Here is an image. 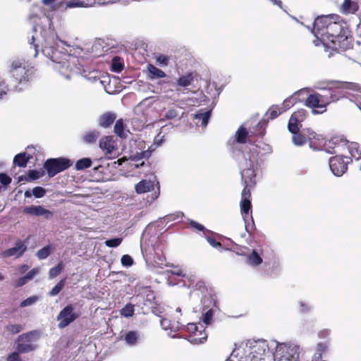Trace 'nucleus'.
<instances>
[{"instance_id": "nucleus-58", "label": "nucleus", "mask_w": 361, "mask_h": 361, "mask_svg": "<svg viewBox=\"0 0 361 361\" xmlns=\"http://www.w3.org/2000/svg\"><path fill=\"white\" fill-rule=\"evenodd\" d=\"M28 281V279H27V277L25 276H23L20 279H18L16 282V286L17 287H20V286H22L23 285H25Z\"/></svg>"}, {"instance_id": "nucleus-39", "label": "nucleus", "mask_w": 361, "mask_h": 361, "mask_svg": "<svg viewBox=\"0 0 361 361\" xmlns=\"http://www.w3.org/2000/svg\"><path fill=\"white\" fill-rule=\"evenodd\" d=\"M66 284V279H61L49 292L50 296H55L58 295L63 289Z\"/></svg>"}, {"instance_id": "nucleus-43", "label": "nucleus", "mask_w": 361, "mask_h": 361, "mask_svg": "<svg viewBox=\"0 0 361 361\" xmlns=\"http://www.w3.org/2000/svg\"><path fill=\"white\" fill-rule=\"evenodd\" d=\"M111 70L116 73H119L123 70V64L119 58L114 57L112 59Z\"/></svg>"}, {"instance_id": "nucleus-33", "label": "nucleus", "mask_w": 361, "mask_h": 361, "mask_svg": "<svg viewBox=\"0 0 361 361\" xmlns=\"http://www.w3.org/2000/svg\"><path fill=\"white\" fill-rule=\"evenodd\" d=\"M161 326L163 329L168 330L171 329L173 331H176L179 329V322H177L176 324H171V321L167 319H161L160 321Z\"/></svg>"}, {"instance_id": "nucleus-1", "label": "nucleus", "mask_w": 361, "mask_h": 361, "mask_svg": "<svg viewBox=\"0 0 361 361\" xmlns=\"http://www.w3.org/2000/svg\"><path fill=\"white\" fill-rule=\"evenodd\" d=\"M33 32L35 34L32 36L30 44L35 51L34 56L37 55L39 44H40L42 54L51 59L53 68L65 78L68 80L73 75L79 73L80 69L77 66L78 59L73 56L56 51L54 49L56 42L53 35L45 36L39 26L34 27Z\"/></svg>"}, {"instance_id": "nucleus-23", "label": "nucleus", "mask_w": 361, "mask_h": 361, "mask_svg": "<svg viewBox=\"0 0 361 361\" xmlns=\"http://www.w3.org/2000/svg\"><path fill=\"white\" fill-rule=\"evenodd\" d=\"M147 71L149 72V78L150 79L163 78L166 77V73L161 69L157 68L152 64H148Z\"/></svg>"}, {"instance_id": "nucleus-9", "label": "nucleus", "mask_w": 361, "mask_h": 361, "mask_svg": "<svg viewBox=\"0 0 361 361\" xmlns=\"http://www.w3.org/2000/svg\"><path fill=\"white\" fill-rule=\"evenodd\" d=\"M38 337L36 331H31L20 335L16 341V350L20 353H29L36 348V345L32 342L35 341Z\"/></svg>"}, {"instance_id": "nucleus-28", "label": "nucleus", "mask_w": 361, "mask_h": 361, "mask_svg": "<svg viewBox=\"0 0 361 361\" xmlns=\"http://www.w3.org/2000/svg\"><path fill=\"white\" fill-rule=\"evenodd\" d=\"M114 133L121 138L127 137L128 130H126L122 119L118 120L114 126Z\"/></svg>"}, {"instance_id": "nucleus-57", "label": "nucleus", "mask_w": 361, "mask_h": 361, "mask_svg": "<svg viewBox=\"0 0 361 361\" xmlns=\"http://www.w3.org/2000/svg\"><path fill=\"white\" fill-rule=\"evenodd\" d=\"M0 181L3 185H7L11 182V178L4 173H1Z\"/></svg>"}, {"instance_id": "nucleus-46", "label": "nucleus", "mask_w": 361, "mask_h": 361, "mask_svg": "<svg viewBox=\"0 0 361 361\" xmlns=\"http://www.w3.org/2000/svg\"><path fill=\"white\" fill-rule=\"evenodd\" d=\"M123 241L122 238H115L112 239L106 240L104 242L105 245H106L109 247H116L119 246Z\"/></svg>"}, {"instance_id": "nucleus-15", "label": "nucleus", "mask_w": 361, "mask_h": 361, "mask_svg": "<svg viewBox=\"0 0 361 361\" xmlns=\"http://www.w3.org/2000/svg\"><path fill=\"white\" fill-rule=\"evenodd\" d=\"M348 152L350 157H348V161H352L355 159L356 161H361V149L357 142H348L345 141L344 147V153Z\"/></svg>"}, {"instance_id": "nucleus-3", "label": "nucleus", "mask_w": 361, "mask_h": 361, "mask_svg": "<svg viewBox=\"0 0 361 361\" xmlns=\"http://www.w3.org/2000/svg\"><path fill=\"white\" fill-rule=\"evenodd\" d=\"M310 145L314 149L324 150L329 154H340L344 152L345 140L333 138L329 140H324L321 135H317L314 132L310 133Z\"/></svg>"}, {"instance_id": "nucleus-38", "label": "nucleus", "mask_w": 361, "mask_h": 361, "mask_svg": "<svg viewBox=\"0 0 361 361\" xmlns=\"http://www.w3.org/2000/svg\"><path fill=\"white\" fill-rule=\"evenodd\" d=\"M120 312L125 317H132L134 314V305L128 303L121 310Z\"/></svg>"}, {"instance_id": "nucleus-2", "label": "nucleus", "mask_w": 361, "mask_h": 361, "mask_svg": "<svg viewBox=\"0 0 361 361\" xmlns=\"http://www.w3.org/2000/svg\"><path fill=\"white\" fill-rule=\"evenodd\" d=\"M337 15L323 16L314 22L312 33L317 38L314 43L319 46L321 42L325 47L333 50L344 49L348 46V38L342 34L343 27Z\"/></svg>"}, {"instance_id": "nucleus-47", "label": "nucleus", "mask_w": 361, "mask_h": 361, "mask_svg": "<svg viewBox=\"0 0 361 361\" xmlns=\"http://www.w3.org/2000/svg\"><path fill=\"white\" fill-rule=\"evenodd\" d=\"M179 116V111L176 108L169 109L164 114V118L171 120L177 118Z\"/></svg>"}, {"instance_id": "nucleus-64", "label": "nucleus", "mask_w": 361, "mask_h": 361, "mask_svg": "<svg viewBox=\"0 0 361 361\" xmlns=\"http://www.w3.org/2000/svg\"><path fill=\"white\" fill-rule=\"evenodd\" d=\"M169 272L173 275L181 276L183 277L185 276V274H183V271L178 267H176L175 269L171 270Z\"/></svg>"}, {"instance_id": "nucleus-17", "label": "nucleus", "mask_w": 361, "mask_h": 361, "mask_svg": "<svg viewBox=\"0 0 361 361\" xmlns=\"http://www.w3.org/2000/svg\"><path fill=\"white\" fill-rule=\"evenodd\" d=\"M248 137L249 135L246 128L240 126L235 132L234 136L228 140V143L231 145L235 143L245 144L247 142Z\"/></svg>"}, {"instance_id": "nucleus-10", "label": "nucleus", "mask_w": 361, "mask_h": 361, "mask_svg": "<svg viewBox=\"0 0 361 361\" xmlns=\"http://www.w3.org/2000/svg\"><path fill=\"white\" fill-rule=\"evenodd\" d=\"M185 329L190 334L188 341L191 343L197 345L206 341L207 334L204 331L205 326L201 323H189Z\"/></svg>"}, {"instance_id": "nucleus-51", "label": "nucleus", "mask_w": 361, "mask_h": 361, "mask_svg": "<svg viewBox=\"0 0 361 361\" xmlns=\"http://www.w3.org/2000/svg\"><path fill=\"white\" fill-rule=\"evenodd\" d=\"M37 300H38L37 296H31V297L27 298V299L24 300L23 301H22V302L20 303V307H25L27 306L32 305L34 303H35Z\"/></svg>"}, {"instance_id": "nucleus-34", "label": "nucleus", "mask_w": 361, "mask_h": 361, "mask_svg": "<svg viewBox=\"0 0 361 361\" xmlns=\"http://www.w3.org/2000/svg\"><path fill=\"white\" fill-rule=\"evenodd\" d=\"M92 165V160L90 158H82L79 159L75 164V169L77 170H84L90 167Z\"/></svg>"}, {"instance_id": "nucleus-49", "label": "nucleus", "mask_w": 361, "mask_h": 361, "mask_svg": "<svg viewBox=\"0 0 361 361\" xmlns=\"http://www.w3.org/2000/svg\"><path fill=\"white\" fill-rule=\"evenodd\" d=\"M121 262L123 267H128L133 264L134 261L130 255H124L121 259Z\"/></svg>"}, {"instance_id": "nucleus-54", "label": "nucleus", "mask_w": 361, "mask_h": 361, "mask_svg": "<svg viewBox=\"0 0 361 361\" xmlns=\"http://www.w3.org/2000/svg\"><path fill=\"white\" fill-rule=\"evenodd\" d=\"M40 271V268L35 267L30 270L25 276L28 279V281L32 279L37 274H38Z\"/></svg>"}, {"instance_id": "nucleus-11", "label": "nucleus", "mask_w": 361, "mask_h": 361, "mask_svg": "<svg viewBox=\"0 0 361 361\" xmlns=\"http://www.w3.org/2000/svg\"><path fill=\"white\" fill-rule=\"evenodd\" d=\"M71 166L70 160L64 158L49 159L44 163V169L49 177H53Z\"/></svg>"}, {"instance_id": "nucleus-50", "label": "nucleus", "mask_w": 361, "mask_h": 361, "mask_svg": "<svg viewBox=\"0 0 361 361\" xmlns=\"http://www.w3.org/2000/svg\"><path fill=\"white\" fill-rule=\"evenodd\" d=\"M46 194V190L42 187L37 186L32 189V195L36 198H41Z\"/></svg>"}, {"instance_id": "nucleus-31", "label": "nucleus", "mask_w": 361, "mask_h": 361, "mask_svg": "<svg viewBox=\"0 0 361 361\" xmlns=\"http://www.w3.org/2000/svg\"><path fill=\"white\" fill-rule=\"evenodd\" d=\"M210 111H200L194 115V118L201 121V125L205 127L210 117Z\"/></svg>"}, {"instance_id": "nucleus-45", "label": "nucleus", "mask_w": 361, "mask_h": 361, "mask_svg": "<svg viewBox=\"0 0 361 361\" xmlns=\"http://www.w3.org/2000/svg\"><path fill=\"white\" fill-rule=\"evenodd\" d=\"M266 344L264 342H258L252 346V353H258L260 355L264 354L266 350Z\"/></svg>"}, {"instance_id": "nucleus-52", "label": "nucleus", "mask_w": 361, "mask_h": 361, "mask_svg": "<svg viewBox=\"0 0 361 361\" xmlns=\"http://www.w3.org/2000/svg\"><path fill=\"white\" fill-rule=\"evenodd\" d=\"M327 348V345L325 343H319L317 345V353L315 354L316 358H321L322 352L325 351Z\"/></svg>"}, {"instance_id": "nucleus-8", "label": "nucleus", "mask_w": 361, "mask_h": 361, "mask_svg": "<svg viewBox=\"0 0 361 361\" xmlns=\"http://www.w3.org/2000/svg\"><path fill=\"white\" fill-rule=\"evenodd\" d=\"M245 159V168L241 171L242 179L245 184V188L248 189V187L255 184V166L257 165V156L255 154L250 155L249 157V161Z\"/></svg>"}, {"instance_id": "nucleus-7", "label": "nucleus", "mask_w": 361, "mask_h": 361, "mask_svg": "<svg viewBox=\"0 0 361 361\" xmlns=\"http://www.w3.org/2000/svg\"><path fill=\"white\" fill-rule=\"evenodd\" d=\"M331 102L327 94L322 95L318 93L310 94L305 100V105L312 109L318 108L321 110H312V113L322 114L326 111V106Z\"/></svg>"}, {"instance_id": "nucleus-32", "label": "nucleus", "mask_w": 361, "mask_h": 361, "mask_svg": "<svg viewBox=\"0 0 361 361\" xmlns=\"http://www.w3.org/2000/svg\"><path fill=\"white\" fill-rule=\"evenodd\" d=\"M192 81V75L191 73H188L185 75H182L181 77H180L177 80V83L178 85L180 87H187L191 85Z\"/></svg>"}, {"instance_id": "nucleus-44", "label": "nucleus", "mask_w": 361, "mask_h": 361, "mask_svg": "<svg viewBox=\"0 0 361 361\" xmlns=\"http://www.w3.org/2000/svg\"><path fill=\"white\" fill-rule=\"evenodd\" d=\"M293 142L297 146H301L305 144L306 139L304 135L298 133H293Z\"/></svg>"}, {"instance_id": "nucleus-22", "label": "nucleus", "mask_w": 361, "mask_h": 361, "mask_svg": "<svg viewBox=\"0 0 361 361\" xmlns=\"http://www.w3.org/2000/svg\"><path fill=\"white\" fill-rule=\"evenodd\" d=\"M154 187V183L153 181L143 180L135 185V190L139 194L145 193L153 190Z\"/></svg>"}, {"instance_id": "nucleus-18", "label": "nucleus", "mask_w": 361, "mask_h": 361, "mask_svg": "<svg viewBox=\"0 0 361 361\" xmlns=\"http://www.w3.org/2000/svg\"><path fill=\"white\" fill-rule=\"evenodd\" d=\"M310 92V89L304 88L302 89L295 93V94L290 96V97L286 99L283 104H281L282 111H286L289 109L291 106H293L297 102L296 94H300L302 93H308Z\"/></svg>"}, {"instance_id": "nucleus-48", "label": "nucleus", "mask_w": 361, "mask_h": 361, "mask_svg": "<svg viewBox=\"0 0 361 361\" xmlns=\"http://www.w3.org/2000/svg\"><path fill=\"white\" fill-rule=\"evenodd\" d=\"M8 91V86L6 80L0 75V98L6 94Z\"/></svg>"}, {"instance_id": "nucleus-6", "label": "nucleus", "mask_w": 361, "mask_h": 361, "mask_svg": "<svg viewBox=\"0 0 361 361\" xmlns=\"http://www.w3.org/2000/svg\"><path fill=\"white\" fill-rule=\"evenodd\" d=\"M250 192L244 188L242 192V200L240 202V211L243 219L245 222V227L246 231L250 233L251 228L254 226V221L251 213L249 212L251 209V202L250 200Z\"/></svg>"}, {"instance_id": "nucleus-37", "label": "nucleus", "mask_w": 361, "mask_h": 361, "mask_svg": "<svg viewBox=\"0 0 361 361\" xmlns=\"http://www.w3.org/2000/svg\"><path fill=\"white\" fill-rule=\"evenodd\" d=\"M282 112L281 105H274L269 109L267 114L269 115V118L274 119L280 115Z\"/></svg>"}, {"instance_id": "nucleus-40", "label": "nucleus", "mask_w": 361, "mask_h": 361, "mask_svg": "<svg viewBox=\"0 0 361 361\" xmlns=\"http://www.w3.org/2000/svg\"><path fill=\"white\" fill-rule=\"evenodd\" d=\"M63 264L62 262L59 263L55 267L51 268L49 272V276L50 279L56 277L63 270Z\"/></svg>"}, {"instance_id": "nucleus-14", "label": "nucleus", "mask_w": 361, "mask_h": 361, "mask_svg": "<svg viewBox=\"0 0 361 361\" xmlns=\"http://www.w3.org/2000/svg\"><path fill=\"white\" fill-rule=\"evenodd\" d=\"M23 213L35 216H44L45 219H50L53 213L41 205H31L23 209Z\"/></svg>"}, {"instance_id": "nucleus-60", "label": "nucleus", "mask_w": 361, "mask_h": 361, "mask_svg": "<svg viewBox=\"0 0 361 361\" xmlns=\"http://www.w3.org/2000/svg\"><path fill=\"white\" fill-rule=\"evenodd\" d=\"M164 140V135L160 136V134L157 135V137L154 138V145H156V147H159L161 145Z\"/></svg>"}, {"instance_id": "nucleus-19", "label": "nucleus", "mask_w": 361, "mask_h": 361, "mask_svg": "<svg viewBox=\"0 0 361 361\" xmlns=\"http://www.w3.org/2000/svg\"><path fill=\"white\" fill-rule=\"evenodd\" d=\"M358 9L355 0H344L340 7V11L344 14L354 13Z\"/></svg>"}, {"instance_id": "nucleus-56", "label": "nucleus", "mask_w": 361, "mask_h": 361, "mask_svg": "<svg viewBox=\"0 0 361 361\" xmlns=\"http://www.w3.org/2000/svg\"><path fill=\"white\" fill-rule=\"evenodd\" d=\"M19 353L18 351L12 353L8 356L7 361H20L21 359Z\"/></svg>"}, {"instance_id": "nucleus-62", "label": "nucleus", "mask_w": 361, "mask_h": 361, "mask_svg": "<svg viewBox=\"0 0 361 361\" xmlns=\"http://www.w3.org/2000/svg\"><path fill=\"white\" fill-rule=\"evenodd\" d=\"M190 224L192 227H193L199 231H203L204 229V228L202 225L200 224L199 223H197L196 221H191Z\"/></svg>"}, {"instance_id": "nucleus-20", "label": "nucleus", "mask_w": 361, "mask_h": 361, "mask_svg": "<svg viewBox=\"0 0 361 361\" xmlns=\"http://www.w3.org/2000/svg\"><path fill=\"white\" fill-rule=\"evenodd\" d=\"M99 147L105 152L106 154H111L114 149V143L110 137H102L99 141Z\"/></svg>"}, {"instance_id": "nucleus-26", "label": "nucleus", "mask_w": 361, "mask_h": 361, "mask_svg": "<svg viewBox=\"0 0 361 361\" xmlns=\"http://www.w3.org/2000/svg\"><path fill=\"white\" fill-rule=\"evenodd\" d=\"M140 335L135 331H128L126 335L124 340L126 343L130 346H134L137 344Z\"/></svg>"}, {"instance_id": "nucleus-30", "label": "nucleus", "mask_w": 361, "mask_h": 361, "mask_svg": "<svg viewBox=\"0 0 361 361\" xmlns=\"http://www.w3.org/2000/svg\"><path fill=\"white\" fill-rule=\"evenodd\" d=\"M201 302L202 305V312L210 308H213V307L215 305V300L211 295H204L201 298Z\"/></svg>"}, {"instance_id": "nucleus-29", "label": "nucleus", "mask_w": 361, "mask_h": 361, "mask_svg": "<svg viewBox=\"0 0 361 361\" xmlns=\"http://www.w3.org/2000/svg\"><path fill=\"white\" fill-rule=\"evenodd\" d=\"M247 262L250 266H257L262 262V258L255 250H252V253L247 257Z\"/></svg>"}, {"instance_id": "nucleus-4", "label": "nucleus", "mask_w": 361, "mask_h": 361, "mask_svg": "<svg viewBox=\"0 0 361 361\" xmlns=\"http://www.w3.org/2000/svg\"><path fill=\"white\" fill-rule=\"evenodd\" d=\"M9 72L16 80L21 82L29 80L34 70L24 59H17L11 63Z\"/></svg>"}, {"instance_id": "nucleus-63", "label": "nucleus", "mask_w": 361, "mask_h": 361, "mask_svg": "<svg viewBox=\"0 0 361 361\" xmlns=\"http://www.w3.org/2000/svg\"><path fill=\"white\" fill-rule=\"evenodd\" d=\"M300 312H307L310 310L311 307L307 304H305L302 302H300Z\"/></svg>"}, {"instance_id": "nucleus-59", "label": "nucleus", "mask_w": 361, "mask_h": 361, "mask_svg": "<svg viewBox=\"0 0 361 361\" xmlns=\"http://www.w3.org/2000/svg\"><path fill=\"white\" fill-rule=\"evenodd\" d=\"M207 242L214 247L219 248L221 247V244L217 241H216L212 238H207Z\"/></svg>"}, {"instance_id": "nucleus-55", "label": "nucleus", "mask_w": 361, "mask_h": 361, "mask_svg": "<svg viewBox=\"0 0 361 361\" xmlns=\"http://www.w3.org/2000/svg\"><path fill=\"white\" fill-rule=\"evenodd\" d=\"M293 114H297L295 116L296 118L299 121V122H302L306 116V111L304 109H300L294 112Z\"/></svg>"}, {"instance_id": "nucleus-42", "label": "nucleus", "mask_w": 361, "mask_h": 361, "mask_svg": "<svg viewBox=\"0 0 361 361\" xmlns=\"http://www.w3.org/2000/svg\"><path fill=\"white\" fill-rule=\"evenodd\" d=\"M44 174V171L43 169L30 170L28 172V178H29L28 180H32L38 179V178H41L42 176H43Z\"/></svg>"}, {"instance_id": "nucleus-36", "label": "nucleus", "mask_w": 361, "mask_h": 361, "mask_svg": "<svg viewBox=\"0 0 361 361\" xmlns=\"http://www.w3.org/2000/svg\"><path fill=\"white\" fill-rule=\"evenodd\" d=\"M202 315V322L205 326L209 325L212 322L214 310L212 308L207 310Z\"/></svg>"}, {"instance_id": "nucleus-25", "label": "nucleus", "mask_w": 361, "mask_h": 361, "mask_svg": "<svg viewBox=\"0 0 361 361\" xmlns=\"http://www.w3.org/2000/svg\"><path fill=\"white\" fill-rule=\"evenodd\" d=\"M32 157L25 152L17 154L13 159V164L20 167H25Z\"/></svg>"}, {"instance_id": "nucleus-13", "label": "nucleus", "mask_w": 361, "mask_h": 361, "mask_svg": "<svg viewBox=\"0 0 361 361\" xmlns=\"http://www.w3.org/2000/svg\"><path fill=\"white\" fill-rule=\"evenodd\" d=\"M79 317V314L75 312V308L72 305H66L57 316L59 327L63 329L68 326Z\"/></svg>"}, {"instance_id": "nucleus-21", "label": "nucleus", "mask_w": 361, "mask_h": 361, "mask_svg": "<svg viewBox=\"0 0 361 361\" xmlns=\"http://www.w3.org/2000/svg\"><path fill=\"white\" fill-rule=\"evenodd\" d=\"M100 135L99 131L93 129L84 133L82 140L85 143L92 144L96 142Z\"/></svg>"}, {"instance_id": "nucleus-41", "label": "nucleus", "mask_w": 361, "mask_h": 361, "mask_svg": "<svg viewBox=\"0 0 361 361\" xmlns=\"http://www.w3.org/2000/svg\"><path fill=\"white\" fill-rule=\"evenodd\" d=\"M51 251V247L50 245L45 246L37 252V256L39 259H46L50 255Z\"/></svg>"}, {"instance_id": "nucleus-24", "label": "nucleus", "mask_w": 361, "mask_h": 361, "mask_svg": "<svg viewBox=\"0 0 361 361\" xmlns=\"http://www.w3.org/2000/svg\"><path fill=\"white\" fill-rule=\"evenodd\" d=\"M116 119V116L112 113H106L102 115L99 120V125L103 128H107L113 123Z\"/></svg>"}, {"instance_id": "nucleus-5", "label": "nucleus", "mask_w": 361, "mask_h": 361, "mask_svg": "<svg viewBox=\"0 0 361 361\" xmlns=\"http://www.w3.org/2000/svg\"><path fill=\"white\" fill-rule=\"evenodd\" d=\"M274 361H299V347L291 343L276 345Z\"/></svg>"}, {"instance_id": "nucleus-61", "label": "nucleus", "mask_w": 361, "mask_h": 361, "mask_svg": "<svg viewBox=\"0 0 361 361\" xmlns=\"http://www.w3.org/2000/svg\"><path fill=\"white\" fill-rule=\"evenodd\" d=\"M355 104L361 110V91H359L358 94H357L355 96Z\"/></svg>"}, {"instance_id": "nucleus-16", "label": "nucleus", "mask_w": 361, "mask_h": 361, "mask_svg": "<svg viewBox=\"0 0 361 361\" xmlns=\"http://www.w3.org/2000/svg\"><path fill=\"white\" fill-rule=\"evenodd\" d=\"M27 246L23 241L18 240L16 243L13 247L9 248L5 250L3 255L5 257H15L16 258L20 257L25 252Z\"/></svg>"}, {"instance_id": "nucleus-53", "label": "nucleus", "mask_w": 361, "mask_h": 361, "mask_svg": "<svg viewBox=\"0 0 361 361\" xmlns=\"http://www.w3.org/2000/svg\"><path fill=\"white\" fill-rule=\"evenodd\" d=\"M7 330L11 334H17L22 330V326L20 324H9L6 327Z\"/></svg>"}, {"instance_id": "nucleus-27", "label": "nucleus", "mask_w": 361, "mask_h": 361, "mask_svg": "<svg viewBox=\"0 0 361 361\" xmlns=\"http://www.w3.org/2000/svg\"><path fill=\"white\" fill-rule=\"evenodd\" d=\"M296 116L297 114H292L288 124V130L292 133H298L301 126V122L296 118Z\"/></svg>"}, {"instance_id": "nucleus-35", "label": "nucleus", "mask_w": 361, "mask_h": 361, "mask_svg": "<svg viewBox=\"0 0 361 361\" xmlns=\"http://www.w3.org/2000/svg\"><path fill=\"white\" fill-rule=\"evenodd\" d=\"M154 58L157 63H158L161 66H167L169 63L170 58L168 56L164 54H154Z\"/></svg>"}, {"instance_id": "nucleus-12", "label": "nucleus", "mask_w": 361, "mask_h": 361, "mask_svg": "<svg viewBox=\"0 0 361 361\" xmlns=\"http://www.w3.org/2000/svg\"><path fill=\"white\" fill-rule=\"evenodd\" d=\"M349 163L348 156L344 152L338 154L329 159V167L332 173L336 176H342L347 170Z\"/></svg>"}]
</instances>
